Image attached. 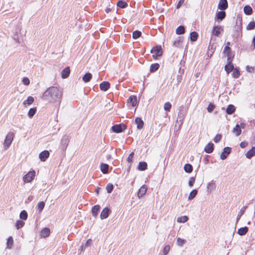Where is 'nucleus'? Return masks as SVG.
I'll list each match as a JSON object with an SVG mask.
<instances>
[{
    "label": "nucleus",
    "instance_id": "nucleus-44",
    "mask_svg": "<svg viewBox=\"0 0 255 255\" xmlns=\"http://www.w3.org/2000/svg\"><path fill=\"white\" fill-rule=\"evenodd\" d=\"M34 101V98L32 97H31V96H29L27 100H25L24 102H23V104L24 105H31Z\"/></svg>",
    "mask_w": 255,
    "mask_h": 255
},
{
    "label": "nucleus",
    "instance_id": "nucleus-42",
    "mask_svg": "<svg viewBox=\"0 0 255 255\" xmlns=\"http://www.w3.org/2000/svg\"><path fill=\"white\" fill-rule=\"evenodd\" d=\"M176 32L177 34H182L184 33L185 28L184 26L181 25L178 26L176 30Z\"/></svg>",
    "mask_w": 255,
    "mask_h": 255
},
{
    "label": "nucleus",
    "instance_id": "nucleus-59",
    "mask_svg": "<svg viewBox=\"0 0 255 255\" xmlns=\"http://www.w3.org/2000/svg\"><path fill=\"white\" fill-rule=\"evenodd\" d=\"M246 70L250 73H253L255 71V68L250 66H246Z\"/></svg>",
    "mask_w": 255,
    "mask_h": 255
},
{
    "label": "nucleus",
    "instance_id": "nucleus-12",
    "mask_svg": "<svg viewBox=\"0 0 255 255\" xmlns=\"http://www.w3.org/2000/svg\"><path fill=\"white\" fill-rule=\"evenodd\" d=\"M228 7V2L227 0H220L218 4V8L223 10Z\"/></svg>",
    "mask_w": 255,
    "mask_h": 255
},
{
    "label": "nucleus",
    "instance_id": "nucleus-43",
    "mask_svg": "<svg viewBox=\"0 0 255 255\" xmlns=\"http://www.w3.org/2000/svg\"><path fill=\"white\" fill-rule=\"evenodd\" d=\"M36 112V108H31L29 109L28 113V116L29 118H31L35 115Z\"/></svg>",
    "mask_w": 255,
    "mask_h": 255
},
{
    "label": "nucleus",
    "instance_id": "nucleus-57",
    "mask_svg": "<svg viewBox=\"0 0 255 255\" xmlns=\"http://www.w3.org/2000/svg\"><path fill=\"white\" fill-rule=\"evenodd\" d=\"M22 83L25 85H28L30 84V81L27 77H24L22 79Z\"/></svg>",
    "mask_w": 255,
    "mask_h": 255
},
{
    "label": "nucleus",
    "instance_id": "nucleus-37",
    "mask_svg": "<svg viewBox=\"0 0 255 255\" xmlns=\"http://www.w3.org/2000/svg\"><path fill=\"white\" fill-rule=\"evenodd\" d=\"M236 24L237 26V30H241L242 27L241 25L242 24V18L238 17L237 19Z\"/></svg>",
    "mask_w": 255,
    "mask_h": 255
},
{
    "label": "nucleus",
    "instance_id": "nucleus-29",
    "mask_svg": "<svg viewBox=\"0 0 255 255\" xmlns=\"http://www.w3.org/2000/svg\"><path fill=\"white\" fill-rule=\"evenodd\" d=\"M235 111V107L233 105H229L226 109V112L229 115L232 114Z\"/></svg>",
    "mask_w": 255,
    "mask_h": 255
},
{
    "label": "nucleus",
    "instance_id": "nucleus-45",
    "mask_svg": "<svg viewBox=\"0 0 255 255\" xmlns=\"http://www.w3.org/2000/svg\"><path fill=\"white\" fill-rule=\"evenodd\" d=\"M141 34V32L138 30H135L132 32V38L133 39H137L139 38Z\"/></svg>",
    "mask_w": 255,
    "mask_h": 255
},
{
    "label": "nucleus",
    "instance_id": "nucleus-61",
    "mask_svg": "<svg viewBox=\"0 0 255 255\" xmlns=\"http://www.w3.org/2000/svg\"><path fill=\"white\" fill-rule=\"evenodd\" d=\"M248 142L244 141L240 143V145L241 148H243L246 147L248 145Z\"/></svg>",
    "mask_w": 255,
    "mask_h": 255
},
{
    "label": "nucleus",
    "instance_id": "nucleus-63",
    "mask_svg": "<svg viewBox=\"0 0 255 255\" xmlns=\"http://www.w3.org/2000/svg\"><path fill=\"white\" fill-rule=\"evenodd\" d=\"M184 0H180L176 5V8H179L181 6V5L184 3Z\"/></svg>",
    "mask_w": 255,
    "mask_h": 255
},
{
    "label": "nucleus",
    "instance_id": "nucleus-41",
    "mask_svg": "<svg viewBox=\"0 0 255 255\" xmlns=\"http://www.w3.org/2000/svg\"><path fill=\"white\" fill-rule=\"evenodd\" d=\"M159 67V65L158 63L152 64L150 66V71L151 72H154L158 70Z\"/></svg>",
    "mask_w": 255,
    "mask_h": 255
},
{
    "label": "nucleus",
    "instance_id": "nucleus-19",
    "mask_svg": "<svg viewBox=\"0 0 255 255\" xmlns=\"http://www.w3.org/2000/svg\"><path fill=\"white\" fill-rule=\"evenodd\" d=\"M135 123L137 125V128L139 129H141L144 125V123L140 118H136L135 119Z\"/></svg>",
    "mask_w": 255,
    "mask_h": 255
},
{
    "label": "nucleus",
    "instance_id": "nucleus-30",
    "mask_svg": "<svg viewBox=\"0 0 255 255\" xmlns=\"http://www.w3.org/2000/svg\"><path fill=\"white\" fill-rule=\"evenodd\" d=\"M226 16V12L224 11H220L217 12L216 17L218 19L222 20Z\"/></svg>",
    "mask_w": 255,
    "mask_h": 255
},
{
    "label": "nucleus",
    "instance_id": "nucleus-5",
    "mask_svg": "<svg viewBox=\"0 0 255 255\" xmlns=\"http://www.w3.org/2000/svg\"><path fill=\"white\" fill-rule=\"evenodd\" d=\"M125 129L124 125H116L112 127V130L116 133H120Z\"/></svg>",
    "mask_w": 255,
    "mask_h": 255
},
{
    "label": "nucleus",
    "instance_id": "nucleus-34",
    "mask_svg": "<svg viewBox=\"0 0 255 255\" xmlns=\"http://www.w3.org/2000/svg\"><path fill=\"white\" fill-rule=\"evenodd\" d=\"M182 39L181 37H178L173 43V46L179 47L181 46L182 43Z\"/></svg>",
    "mask_w": 255,
    "mask_h": 255
},
{
    "label": "nucleus",
    "instance_id": "nucleus-7",
    "mask_svg": "<svg viewBox=\"0 0 255 255\" xmlns=\"http://www.w3.org/2000/svg\"><path fill=\"white\" fill-rule=\"evenodd\" d=\"M49 156V152L47 150H44L39 154V157L41 161H45Z\"/></svg>",
    "mask_w": 255,
    "mask_h": 255
},
{
    "label": "nucleus",
    "instance_id": "nucleus-6",
    "mask_svg": "<svg viewBox=\"0 0 255 255\" xmlns=\"http://www.w3.org/2000/svg\"><path fill=\"white\" fill-rule=\"evenodd\" d=\"M231 151V148L230 147H225L221 154L220 158L222 160L225 159L228 157V155L230 153Z\"/></svg>",
    "mask_w": 255,
    "mask_h": 255
},
{
    "label": "nucleus",
    "instance_id": "nucleus-21",
    "mask_svg": "<svg viewBox=\"0 0 255 255\" xmlns=\"http://www.w3.org/2000/svg\"><path fill=\"white\" fill-rule=\"evenodd\" d=\"M255 155V147H253L249 150L246 153V156L247 158L250 159Z\"/></svg>",
    "mask_w": 255,
    "mask_h": 255
},
{
    "label": "nucleus",
    "instance_id": "nucleus-64",
    "mask_svg": "<svg viewBox=\"0 0 255 255\" xmlns=\"http://www.w3.org/2000/svg\"><path fill=\"white\" fill-rule=\"evenodd\" d=\"M33 196L32 195L29 196L27 198V200L29 202L31 201L33 199Z\"/></svg>",
    "mask_w": 255,
    "mask_h": 255
},
{
    "label": "nucleus",
    "instance_id": "nucleus-51",
    "mask_svg": "<svg viewBox=\"0 0 255 255\" xmlns=\"http://www.w3.org/2000/svg\"><path fill=\"white\" fill-rule=\"evenodd\" d=\"M185 242H186V241L185 240L182 239L180 238H177V244L178 246L181 247L183 245V244H184L185 243Z\"/></svg>",
    "mask_w": 255,
    "mask_h": 255
},
{
    "label": "nucleus",
    "instance_id": "nucleus-9",
    "mask_svg": "<svg viewBox=\"0 0 255 255\" xmlns=\"http://www.w3.org/2000/svg\"><path fill=\"white\" fill-rule=\"evenodd\" d=\"M69 142V139L68 136L66 135H64L61 141V144L63 149H65L67 147Z\"/></svg>",
    "mask_w": 255,
    "mask_h": 255
},
{
    "label": "nucleus",
    "instance_id": "nucleus-40",
    "mask_svg": "<svg viewBox=\"0 0 255 255\" xmlns=\"http://www.w3.org/2000/svg\"><path fill=\"white\" fill-rule=\"evenodd\" d=\"M198 36V34L196 32H195V31L192 32L190 33L191 41H196L197 39Z\"/></svg>",
    "mask_w": 255,
    "mask_h": 255
},
{
    "label": "nucleus",
    "instance_id": "nucleus-25",
    "mask_svg": "<svg viewBox=\"0 0 255 255\" xmlns=\"http://www.w3.org/2000/svg\"><path fill=\"white\" fill-rule=\"evenodd\" d=\"M50 234V230L48 228H44L40 233V235L42 237L46 238L49 236Z\"/></svg>",
    "mask_w": 255,
    "mask_h": 255
},
{
    "label": "nucleus",
    "instance_id": "nucleus-39",
    "mask_svg": "<svg viewBox=\"0 0 255 255\" xmlns=\"http://www.w3.org/2000/svg\"><path fill=\"white\" fill-rule=\"evenodd\" d=\"M13 243V241L12 237L11 236L9 237L7 240V242H6L7 248L9 249H11L12 247Z\"/></svg>",
    "mask_w": 255,
    "mask_h": 255
},
{
    "label": "nucleus",
    "instance_id": "nucleus-60",
    "mask_svg": "<svg viewBox=\"0 0 255 255\" xmlns=\"http://www.w3.org/2000/svg\"><path fill=\"white\" fill-rule=\"evenodd\" d=\"M133 155H134V153L133 152H131L128 155V158H127V161L128 162H132Z\"/></svg>",
    "mask_w": 255,
    "mask_h": 255
},
{
    "label": "nucleus",
    "instance_id": "nucleus-53",
    "mask_svg": "<svg viewBox=\"0 0 255 255\" xmlns=\"http://www.w3.org/2000/svg\"><path fill=\"white\" fill-rule=\"evenodd\" d=\"M114 188L113 185L112 184H108L106 186V190L108 193L112 192Z\"/></svg>",
    "mask_w": 255,
    "mask_h": 255
},
{
    "label": "nucleus",
    "instance_id": "nucleus-35",
    "mask_svg": "<svg viewBox=\"0 0 255 255\" xmlns=\"http://www.w3.org/2000/svg\"><path fill=\"white\" fill-rule=\"evenodd\" d=\"M184 170L187 173H191L193 170L192 166L188 163L186 164L184 166Z\"/></svg>",
    "mask_w": 255,
    "mask_h": 255
},
{
    "label": "nucleus",
    "instance_id": "nucleus-18",
    "mask_svg": "<svg viewBox=\"0 0 255 255\" xmlns=\"http://www.w3.org/2000/svg\"><path fill=\"white\" fill-rule=\"evenodd\" d=\"M70 72V68L67 67L64 69L61 72V77L62 78L65 79L67 78Z\"/></svg>",
    "mask_w": 255,
    "mask_h": 255
},
{
    "label": "nucleus",
    "instance_id": "nucleus-11",
    "mask_svg": "<svg viewBox=\"0 0 255 255\" xmlns=\"http://www.w3.org/2000/svg\"><path fill=\"white\" fill-rule=\"evenodd\" d=\"M216 188V185L213 181H212L207 183V191L208 193H211L212 191L215 190Z\"/></svg>",
    "mask_w": 255,
    "mask_h": 255
},
{
    "label": "nucleus",
    "instance_id": "nucleus-23",
    "mask_svg": "<svg viewBox=\"0 0 255 255\" xmlns=\"http://www.w3.org/2000/svg\"><path fill=\"white\" fill-rule=\"evenodd\" d=\"M100 169L104 174H106L108 172L109 165L106 163H101L100 165Z\"/></svg>",
    "mask_w": 255,
    "mask_h": 255
},
{
    "label": "nucleus",
    "instance_id": "nucleus-55",
    "mask_svg": "<svg viewBox=\"0 0 255 255\" xmlns=\"http://www.w3.org/2000/svg\"><path fill=\"white\" fill-rule=\"evenodd\" d=\"M221 138H222V135L220 134H218L217 135H216V136L214 137V141L216 142V143H217L219 141H220L221 139Z\"/></svg>",
    "mask_w": 255,
    "mask_h": 255
},
{
    "label": "nucleus",
    "instance_id": "nucleus-17",
    "mask_svg": "<svg viewBox=\"0 0 255 255\" xmlns=\"http://www.w3.org/2000/svg\"><path fill=\"white\" fill-rule=\"evenodd\" d=\"M128 102L132 107L135 106L137 103V98L135 96H131L128 100Z\"/></svg>",
    "mask_w": 255,
    "mask_h": 255
},
{
    "label": "nucleus",
    "instance_id": "nucleus-54",
    "mask_svg": "<svg viewBox=\"0 0 255 255\" xmlns=\"http://www.w3.org/2000/svg\"><path fill=\"white\" fill-rule=\"evenodd\" d=\"M215 107L214 105L210 103L208 107H207L208 112L209 113H211L214 110Z\"/></svg>",
    "mask_w": 255,
    "mask_h": 255
},
{
    "label": "nucleus",
    "instance_id": "nucleus-56",
    "mask_svg": "<svg viewBox=\"0 0 255 255\" xmlns=\"http://www.w3.org/2000/svg\"><path fill=\"white\" fill-rule=\"evenodd\" d=\"M169 250H170V246L169 245H167V246H165L163 249V254L164 255H167L168 253Z\"/></svg>",
    "mask_w": 255,
    "mask_h": 255
},
{
    "label": "nucleus",
    "instance_id": "nucleus-26",
    "mask_svg": "<svg viewBox=\"0 0 255 255\" xmlns=\"http://www.w3.org/2000/svg\"><path fill=\"white\" fill-rule=\"evenodd\" d=\"M92 78V75L90 73H86L82 78L83 81L85 83L88 82Z\"/></svg>",
    "mask_w": 255,
    "mask_h": 255
},
{
    "label": "nucleus",
    "instance_id": "nucleus-49",
    "mask_svg": "<svg viewBox=\"0 0 255 255\" xmlns=\"http://www.w3.org/2000/svg\"><path fill=\"white\" fill-rule=\"evenodd\" d=\"M255 27V22L251 21L247 26V30H252Z\"/></svg>",
    "mask_w": 255,
    "mask_h": 255
},
{
    "label": "nucleus",
    "instance_id": "nucleus-24",
    "mask_svg": "<svg viewBox=\"0 0 255 255\" xmlns=\"http://www.w3.org/2000/svg\"><path fill=\"white\" fill-rule=\"evenodd\" d=\"M147 168V163L145 162H139L137 169L140 171L145 170Z\"/></svg>",
    "mask_w": 255,
    "mask_h": 255
},
{
    "label": "nucleus",
    "instance_id": "nucleus-16",
    "mask_svg": "<svg viewBox=\"0 0 255 255\" xmlns=\"http://www.w3.org/2000/svg\"><path fill=\"white\" fill-rule=\"evenodd\" d=\"M231 49L229 46L225 47L224 49V53L228 57V61H229L230 59H231L232 54L231 53Z\"/></svg>",
    "mask_w": 255,
    "mask_h": 255
},
{
    "label": "nucleus",
    "instance_id": "nucleus-31",
    "mask_svg": "<svg viewBox=\"0 0 255 255\" xmlns=\"http://www.w3.org/2000/svg\"><path fill=\"white\" fill-rule=\"evenodd\" d=\"M241 129L239 125H237L233 128V132L236 134V136H239L241 133Z\"/></svg>",
    "mask_w": 255,
    "mask_h": 255
},
{
    "label": "nucleus",
    "instance_id": "nucleus-36",
    "mask_svg": "<svg viewBox=\"0 0 255 255\" xmlns=\"http://www.w3.org/2000/svg\"><path fill=\"white\" fill-rule=\"evenodd\" d=\"M188 220V218L187 216H183L179 217L177 218V221L178 223H184L186 222Z\"/></svg>",
    "mask_w": 255,
    "mask_h": 255
},
{
    "label": "nucleus",
    "instance_id": "nucleus-14",
    "mask_svg": "<svg viewBox=\"0 0 255 255\" xmlns=\"http://www.w3.org/2000/svg\"><path fill=\"white\" fill-rule=\"evenodd\" d=\"M228 64L226 65L225 67V70L227 72V73H229L232 70H234V66L232 63V59H230L229 61H228Z\"/></svg>",
    "mask_w": 255,
    "mask_h": 255
},
{
    "label": "nucleus",
    "instance_id": "nucleus-13",
    "mask_svg": "<svg viewBox=\"0 0 255 255\" xmlns=\"http://www.w3.org/2000/svg\"><path fill=\"white\" fill-rule=\"evenodd\" d=\"M214 150V144L212 143H208L204 148V151L207 153H211Z\"/></svg>",
    "mask_w": 255,
    "mask_h": 255
},
{
    "label": "nucleus",
    "instance_id": "nucleus-38",
    "mask_svg": "<svg viewBox=\"0 0 255 255\" xmlns=\"http://www.w3.org/2000/svg\"><path fill=\"white\" fill-rule=\"evenodd\" d=\"M198 191L196 189H194L192 190L189 194V195L188 196V200H191L193 198L195 197L196 195L197 194Z\"/></svg>",
    "mask_w": 255,
    "mask_h": 255
},
{
    "label": "nucleus",
    "instance_id": "nucleus-52",
    "mask_svg": "<svg viewBox=\"0 0 255 255\" xmlns=\"http://www.w3.org/2000/svg\"><path fill=\"white\" fill-rule=\"evenodd\" d=\"M171 108V104L169 102H166L164 105V109L166 111H170Z\"/></svg>",
    "mask_w": 255,
    "mask_h": 255
},
{
    "label": "nucleus",
    "instance_id": "nucleus-1",
    "mask_svg": "<svg viewBox=\"0 0 255 255\" xmlns=\"http://www.w3.org/2000/svg\"><path fill=\"white\" fill-rule=\"evenodd\" d=\"M62 97V91L56 87H50L44 92L42 99L51 103L60 104Z\"/></svg>",
    "mask_w": 255,
    "mask_h": 255
},
{
    "label": "nucleus",
    "instance_id": "nucleus-10",
    "mask_svg": "<svg viewBox=\"0 0 255 255\" xmlns=\"http://www.w3.org/2000/svg\"><path fill=\"white\" fill-rule=\"evenodd\" d=\"M147 188L146 185H142L138 190L137 196L139 198L142 197L146 192Z\"/></svg>",
    "mask_w": 255,
    "mask_h": 255
},
{
    "label": "nucleus",
    "instance_id": "nucleus-47",
    "mask_svg": "<svg viewBox=\"0 0 255 255\" xmlns=\"http://www.w3.org/2000/svg\"><path fill=\"white\" fill-rule=\"evenodd\" d=\"M20 219H22V220H26L27 218V212L24 211V210H23L21 212V213H20Z\"/></svg>",
    "mask_w": 255,
    "mask_h": 255
},
{
    "label": "nucleus",
    "instance_id": "nucleus-32",
    "mask_svg": "<svg viewBox=\"0 0 255 255\" xmlns=\"http://www.w3.org/2000/svg\"><path fill=\"white\" fill-rule=\"evenodd\" d=\"M247 208V206H245L243 207L241 209V210L240 211V212L237 216V219H236L237 222H238L239 221L241 217L244 214Z\"/></svg>",
    "mask_w": 255,
    "mask_h": 255
},
{
    "label": "nucleus",
    "instance_id": "nucleus-58",
    "mask_svg": "<svg viewBox=\"0 0 255 255\" xmlns=\"http://www.w3.org/2000/svg\"><path fill=\"white\" fill-rule=\"evenodd\" d=\"M195 181V177H191L189 181V183H188L190 187H192L194 185Z\"/></svg>",
    "mask_w": 255,
    "mask_h": 255
},
{
    "label": "nucleus",
    "instance_id": "nucleus-27",
    "mask_svg": "<svg viewBox=\"0 0 255 255\" xmlns=\"http://www.w3.org/2000/svg\"><path fill=\"white\" fill-rule=\"evenodd\" d=\"M244 11L247 15H251L253 13V9L250 5H246L244 7Z\"/></svg>",
    "mask_w": 255,
    "mask_h": 255
},
{
    "label": "nucleus",
    "instance_id": "nucleus-28",
    "mask_svg": "<svg viewBox=\"0 0 255 255\" xmlns=\"http://www.w3.org/2000/svg\"><path fill=\"white\" fill-rule=\"evenodd\" d=\"M248 231L247 227H242L238 229V233L241 236L245 235Z\"/></svg>",
    "mask_w": 255,
    "mask_h": 255
},
{
    "label": "nucleus",
    "instance_id": "nucleus-46",
    "mask_svg": "<svg viewBox=\"0 0 255 255\" xmlns=\"http://www.w3.org/2000/svg\"><path fill=\"white\" fill-rule=\"evenodd\" d=\"M45 206V203L43 201L39 202L37 204V209L39 212H41Z\"/></svg>",
    "mask_w": 255,
    "mask_h": 255
},
{
    "label": "nucleus",
    "instance_id": "nucleus-3",
    "mask_svg": "<svg viewBox=\"0 0 255 255\" xmlns=\"http://www.w3.org/2000/svg\"><path fill=\"white\" fill-rule=\"evenodd\" d=\"M151 53L153 54L152 57L154 59H156L158 57L161 56L162 54L161 46H156L151 50Z\"/></svg>",
    "mask_w": 255,
    "mask_h": 255
},
{
    "label": "nucleus",
    "instance_id": "nucleus-4",
    "mask_svg": "<svg viewBox=\"0 0 255 255\" xmlns=\"http://www.w3.org/2000/svg\"><path fill=\"white\" fill-rule=\"evenodd\" d=\"M35 175L34 171H30L25 174L23 177V180L25 183L30 182L34 178Z\"/></svg>",
    "mask_w": 255,
    "mask_h": 255
},
{
    "label": "nucleus",
    "instance_id": "nucleus-50",
    "mask_svg": "<svg viewBox=\"0 0 255 255\" xmlns=\"http://www.w3.org/2000/svg\"><path fill=\"white\" fill-rule=\"evenodd\" d=\"M240 75V73L239 71L237 69H235L233 70V72L232 73V76L235 78H238Z\"/></svg>",
    "mask_w": 255,
    "mask_h": 255
},
{
    "label": "nucleus",
    "instance_id": "nucleus-33",
    "mask_svg": "<svg viewBox=\"0 0 255 255\" xmlns=\"http://www.w3.org/2000/svg\"><path fill=\"white\" fill-rule=\"evenodd\" d=\"M117 5L121 8H124L128 6V3L125 1L120 0L117 2Z\"/></svg>",
    "mask_w": 255,
    "mask_h": 255
},
{
    "label": "nucleus",
    "instance_id": "nucleus-20",
    "mask_svg": "<svg viewBox=\"0 0 255 255\" xmlns=\"http://www.w3.org/2000/svg\"><path fill=\"white\" fill-rule=\"evenodd\" d=\"M221 27L218 26H214L212 31V34L213 35L219 36L220 34V30Z\"/></svg>",
    "mask_w": 255,
    "mask_h": 255
},
{
    "label": "nucleus",
    "instance_id": "nucleus-62",
    "mask_svg": "<svg viewBox=\"0 0 255 255\" xmlns=\"http://www.w3.org/2000/svg\"><path fill=\"white\" fill-rule=\"evenodd\" d=\"M92 241L91 239H88L87 242H86L85 244V246L86 247H89L92 244Z\"/></svg>",
    "mask_w": 255,
    "mask_h": 255
},
{
    "label": "nucleus",
    "instance_id": "nucleus-8",
    "mask_svg": "<svg viewBox=\"0 0 255 255\" xmlns=\"http://www.w3.org/2000/svg\"><path fill=\"white\" fill-rule=\"evenodd\" d=\"M110 209L106 207L102 211L101 215H100V218L102 220L106 219L108 217L109 214H110Z\"/></svg>",
    "mask_w": 255,
    "mask_h": 255
},
{
    "label": "nucleus",
    "instance_id": "nucleus-15",
    "mask_svg": "<svg viewBox=\"0 0 255 255\" xmlns=\"http://www.w3.org/2000/svg\"><path fill=\"white\" fill-rule=\"evenodd\" d=\"M110 86V84L108 82H103L100 84V89L104 91H107Z\"/></svg>",
    "mask_w": 255,
    "mask_h": 255
},
{
    "label": "nucleus",
    "instance_id": "nucleus-22",
    "mask_svg": "<svg viewBox=\"0 0 255 255\" xmlns=\"http://www.w3.org/2000/svg\"><path fill=\"white\" fill-rule=\"evenodd\" d=\"M100 206L99 205H95L94 207H93L92 209V215L94 217H96L98 215V213L100 209Z\"/></svg>",
    "mask_w": 255,
    "mask_h": 255
},
{
    "label": "nucleus",
    "instance_id": "nucleus-48",
    "mask_svg": "<svg viewBox=\"0 0 255 255\" xmlns=\"http://www.w3.org/2000/svg\"><path fill=\"white\" fill-rule=\"evenodd\" d=\"M24 222L20 221V220H18L16 222L15 226H16V228L17 229H19L22 228L24 226Z\"/></svg>",
    "mask_w": 255,
    "mask_h": 255
},
{
    "label": "nucleus",
    "instance_id": "nucleus-2",
    "mask_svg": "<svg viewBox=\"0 0 255 255\" xmlns=\"http://www.w3.org/2000/svg\"><path fill=\"white\" fill-rule=\"evenodd\" d=\"M14 137V133L12 132H8L6 135L3 143V148L7 149L10 145Z\"/></svg>",
    "mask_w": 255,
    "mask_h": 255
}]
</instances>
